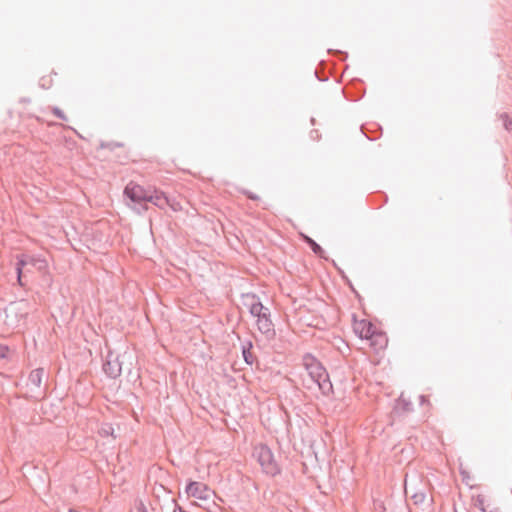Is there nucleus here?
<instances>
[{
    "label": "nucleus",
    "instance_id": "obj_20",
    "mask_svg": "<svg viewBox=\"0 0 512 512\" xmlns=\"http://www.w3.org/2000/svg\"><path fill=\"white\" fill-rule=\"evenodd\" d=\"M16 274H17V283H18L21 287H24V286H25V283L23 282V274H24V271H22V270H16Z\"/></svg>",
    "mask_w": 512,
    "mask_h": 512
},
{
    "label": "nucleus",
    "instance_id": "obj_25",
    "mask_svg": "<svg viewBox=\"0 0 512 512\" xmlns=\"http://www.w3.org/2000/svg\"><path fill=\"white\" fill-rule=\"evenodd\" d=\"M485 512H500L498 509L486 510Z\"/></svg>",
    "mask_w": 512,
    "mask_h": 512
},
{
    "label": "nucleus",
    "instance_id": "obj_9",
    "mask_svg": "<svg viewBox=\"0 0 512 512\" xmlns=\"http://www.w3.org/2000/svg\"><path fill=\"white\" fill-rule=\"evenodd\" d=\"M243 304L248 308L249 313L257 318L263 311H267L268 307L264 306L255 294L244 295Z\"/></svg>",
    "mask_w": 512,
    "mask_h": 512
},
{
    "label": "nucleus",
    "instance_id": "obj_22",
    "mask_svg": "<svg viewBox=\"0 0 512 512\" xmlns=\"http://www.w3.org/2000/svg\"><path fill=\"white\" fill-rule=\"evenodd\" d=\"M8 353L7 346H0V358H6Z\"/></svg>",
    "mask_w": 512,
    "mask_h": 512
},
{
    "label": "nucleus",
    "instance_id": "obj_8",
    "mask_svg": "<svg viewBox=\"0 0 512 512\" xmlns=\"http://www.w3.org/2000/svg\"><path fill=\"white\" fill-rule=\"evenodd\" d=\"M38 263L45 265V261L38 257L28 254H20L16 256L15 270L30 272L29 267H35Z\"/></svg>",
    "mask_w": 512,
    "mask_h": 512
},
{
    "label": "nucleus",
    "instance_id": "obj_27",
    "mask_svg": "<svg viewBox=\"0 0 512 512\" xmlns=\"http://www.w3.org/2000/svg\"><path fill=\"white\" fill-rule=\"evenodd\" d=\"M311 123L315 124V119L314 118H311Z\"/></svg>",
    "mask_w": 512,
    "mask_h": 512
},
{
    "label": "nucleus",
    "instance_id": "obj_12",
    "mask_svg": "<svg viewBox=\"0 0 512 512\" xmlns=\"http://www.w3.org/2000/svg\"><path fill=\"white\" fill-rule=\"evenodd\" d=\"M304 241L308 244L314 254L320 258L327 259L325 256V251L316 241H314L309 236H304Z\"/></svg>",
    "mask_w": 512,
    "mask_h": 512
},
{
    "label": "nucleus",
    "instance_id": "obj_1",
    "mask_svg": "<svg viewBox=\"0 0 512 512\" xmlns=\"http://www.w3.org/2000/svg\"><path fill=\"white\" fill-rule=\"evenodd\" d=\"M303 361L311 381L318 386L323 395L329 396L333 392V386L326 369L311 355H306Z\"/></svg>",
    "mask_w": 512,
    "mask_h": 512
},
{
    "label": "nucleus",
    "instance_id": "obj_6",
    "mask_svg": "<svg viewBox=\"0 0 512 512\" xmlns=\"http://www.w3.org/2000/svg\"><path fill=\"white\" fill-rule=\"evenodd\" d=\"M256 325L259 332L265 335L267 339H271L275 336L274 324L271 320L269 308L257 317Z\"/></svg>",
    "mask_w": 512,
    "mask_h": 512
},
{
    "label": "nucleus",
    "instance_id": "obj_21",
    "mask_svg": "<svg viewBox=\"0 0 512 512\" xmlns=\"http://www.w3.org/2000/svg\"><path fill=\"white\" fill-rule=\"evenodd\" d=\"M460 474L462 476V480L468 484V480L470 479L469 473L463 469L460 470Z\"/></svg>",
    "mask_w": 512,
    "mask_h": 512
},
{
    "label": "nucleus",
    "instance_id": "obj_26",
    "mask_svg": "<svg viewBox=\"0 0 512 512\" xmlns=\"http://www.w3.org/2000/svg\"><path fill=\"white\" fill-rule=\"evenodd\" d=\"M315 74H317V72H315ZM316 76L318 77L319 81H325L326 80V78H320L318 75H316Z\"/></svg>",
    "mask_w": 512,
    "mask_h": 512
},
{
    "label": "nucleus",
    "instance_id": "obj_11",
    "mask_svg": "<svg viewBox=\"0 0 512 512\" xmlns=\"http://www.w3.org/2000/svg\"><path fill=\"white\" fill-rule=\"evenodd\" d=\"M44 374L43 368H37L30 372L28 376V385H32L36 388H39L42 383V377Z\"/></svg>",
    "mask_w": 512,
    "mask_h": 512
},
{
    "label": "nucleus",
    "instance_id": "obj_17",
    "mask_svg": "<svg viewBox=\"0 0 512 512\" xmlns=\"http://www.w3.org/2000/svg\"><path fill=\"white\" fill-rule=\"evenodd\" d=\"M240 192L253 201L259 200V196L257 194H255L247 189H241Z\"/></svg>",
    "mask_w": 512,
    "mask_h": 512
},
{
    "label": "nucleus",
    "instance_id": "obj_10",
    "mask_svg": "<svg viewBox=\"0 0 512 512\" xmlns=\"http://www.w3.org/2000/svg\"><path fill=\"white\" fill-rule=\"evenodd\" d=\"M147 203H152L160 209H164L167 205H171L168 197L161 191L154 190L148 192Z\"/></svg>",
    "mask_w": 512,
    "mask_h": 512
},
{
    "label": "nucleus",
    "instance_id": "obj_4",
    "mask_svg": "<svg viewBox=\"0 0 512 512\" xmlns=\"http://www.w3.org/2000/svg\"><path fill=\"white\" fill-rule=\"evenodd\" d=\"M103 371L112 379L119 377L122 372V361L120 360V356L111 351L108 352L106 361L103 364Z\"/></svg>",
    "mask_w": 512,
    "mask_h": 512
},
{
    "label": "nucleus",
    "instance_id": "obj_5",
    "mask_svg": "<svg viewBox=\"0 0 512 512\" xmlns=\"http://www.w3.org/2000/svg\"><path fill=\"white\" fill-rule=\"evenodd\" d=\"M186 493L188 496L200 500H208L214 494L206 484L197 481H191L188 483Z\"/></svg>",
    "mask_w": 512,
    "mask_h": 512
},
{
    "label": "nucleus",
    "instance_id": "obj_2",
    "mask_svg": "<svg viewBox=\"0 0 512 512\" xmlns=\"http://www.w3.org/2000/svg\"><path fill=\"white\" fill-rule=\"evenodd\" d=\"M253 455L257 458L265 474L276 476L280 473V466L276 462L273 452L267 445L260 444L256 446Z\"/></svg>",
    "mask_w": 512,
    "mask_h": 512
},
{
    "label": "nucleus",
    "instance_id": "obj_7",
    "mask_svg": "<svg viewBox=\"0 0 512 512\" xmlns=\"http://www.w3.org/2000/svg\"><path fill=\"white\" fill-rule=\"evenodd\" d=\"M375 330V326L367 320H361L354 324V332L361 339H373L374 337L383 338V335L380 333L377 334Z\"/></svg>",
    "mask_w": 512,
    "mask_h": 512
},
{
    "label": "nucleus",
    "instance_id": "obj_18",
    "mask_svg": "<svg viewBox=\"0 0 512 512\" xmlns=\"http://www.w3.org/2000/svg\"><path fill=\"white\" fill-rule=\"evenodd\" d=\"M122 146H123V144L122 143H118V142H109V143H102L101 144L102 148H107V149H110V150H114L115 148L122 147Z\"/></svg>",
    "mask_w": 512,
    "mask_h": 512
},
{
    "label": "nucleus",
    "instance_id": "obj_16",
    "mask_svg": "<svg viewBox=\"0 0 512 512\" xmlns=\"http://www.w3.org/2000/svg\"><path fill=\"white\" fill-rule=\"evenodd\" d=\"M52 113H53L57 118H59V119H61V120H64V121H66V120H67V117H66V115L64 114V112H63L60 108H58V107H53V108H52Z\"/></svg>",
    "mask_w": 512,
    "mask_h": 512
},
{
    "label": "nucleus",
    "instance_id": "obj_23",
    "mask_svg": "<svg viewBox=\"0 0 512 512\" xmlns=\"http://www.w3.org/2000/svg\"><path fill=\"white\" fill-rule=\"evenodd\" d=\"M137 512H148L147 508L142 502H140L139 506L137 507Z\"/></svg>",
    "mask_w": 512,
    "mask_h": 512
},
{
    "label": "nucleus",
    "instance_id": "obj_24",
    "mask_svg": "<svg viewBox=\"0 0 512 512\" xmlns=\"http://www.w3.org/2000/svg\"><path fill=\"white\" fill-rule=\"evenodd\" d=\"M311 138L318 139V131L317 130L311 132Z\"/></svg>",
    "mask_w": 512,
    "mask_h": 512
},
{
    "label": "nucleus",
    "instance_id": "obj_14",
    "mask_svg": "<svg viewBox=\"0 0 512 512\" xmlns=\"http://www.w3.org/2000/svg\"><path fill=\"white\" fill-rule=\"evenodd\" d=\"M99 433L101 436H112L113 438H116L115 429L112 426V424L109 423L103 424L100 428Z\"/></svg>",
    "mask_w": 512,
    "mask_h": 512
},
{
    "label": "nucleus",
    "instance_id": "obj_13",
    "mask_svg": "<svg viewBox=\"0 0 512 512\" xmlns=\"http://www.w3.org/2000/svg\"><path fill=\"white\" fill-rule=\"evenodd\" d=\"M252 348H253V344L251 341H247L246 343H244L242 345V355H243L244 361L249 365H252L254 362V356L251 352Z\"/></svg>",
    "mask_w": 512,
    "mask_h": 512
},
{
    "label": "nucleus",
    "instance_id": "obj_15",
    "mask_svg": "<svg viewBox=\"0 0 512 512\" xmlns=\"http://www.w3.org/2000/svg\"><path fill=\"white\" fill-rule=\"evenodd\" d=\"M500 118L503 120L504 128L507 131H512V119H510L506 113H502Z\"/></svg>",
    "mask_w": 512,
    "mask_h": 512
},
{
    "label": "nucleus",
    "instance_id": "obj_19",
    "mask_svg": "<svg viewBox=\"0 0 512 512\" xmlns=\"http://www.w3.org/2000/svg\"><path fill=\"white\" fill-rule=\"evenodd\" d=\"M475 505L481 510V512H485L487 510L484 505V498L481 495L477 496Z\"/></svg>",
    "mask_w": 512,
    "mask_h": 512
},
{
    "label": "nucleus",
    "instance_id": "obj_3",
    "mask_svg": "<svg viewBox=\"0 0 512 512\" xmlns=\"http://www.w3.org/2000/svg\"><path fill=\"white\" fill-rule=\"evenodd\" d=\"M148 192L149 190L133 182H130L124 189V195L133 203L130 206L131 209L138 214H142L148 209Z\"/></svg>",
    "mask_w": 512,
    "mask_h": 512
}]
</instances>
